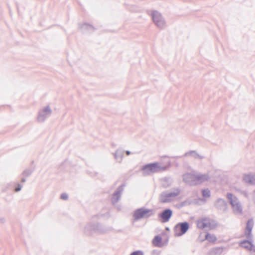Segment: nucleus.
Masks as SVG:
<instances>
[{"instance_id": "obj_1", "label": "nucleus", "mask_w": 255, "mask_h": 255, "mask_svg": "<svg viewBox=\"0 0 255 255\" xmlns=\"http://www.w3.org/2000/svg\"><path fill=\"white\" fill-rule=\"evenodd\" d=\"M167 168L168 166H162L158 162H156L148 163L142 166L140 168V170L142 171L143 176H147L155 173L165 171Z\"/></svg>"}, {"instance_id": "obj_2", "label": "nucleus", "mask_w": 255, "mask_h": 255, "mask_svg": "<svg viewBox=\"0 0 255 255\" xmlns=\"http://www.w3.org/2000/svg\"><path fill=\"white\" fill-rule=\"evenodd\" d=\"M109 231L100 224H87L85 227L84 233L88 236H90L94 233L104 234Z\"/></svg>"}, {"instance_id": "obj_3", "label": "nucleus", "mask_w": 255, "mask_h": 255, "mask_svg": "<svg viewBox=\"0 0 255 255\" xmlns=\"http://www.w3.org/2000/svg\"><path fill=\"white\" fill-rule=\"evenodd\" d=\"M180 193L179 188L174 189L171 192L164 191L160 193L159 196V201L162 203H167L172 201Z\"/></svg>"}, {"instance_id": "obj_4", "label": "nucleus", "mask_w": 255, "mask_h": 255, "mask_svg": "<svg viewBox=\"0 0 255 255\" xmlns=\"http://www.w3.org/2000/svg\"><path fill=\"white\" fill-rule=\"evenodd\" d=\"M154 215L152 209L141 207L136 209L133 214V217L135 221H138L141 219H147Z\"/></svg>"}, {"instance_id": "obj_5", "label": "nucleus", "mask_w": 255, "mask_h": 255, "mask_svg": "<svg viewBox=\"0 0 255 255\" xmlns=\"http://www.w3.org/2000/svg\"><path fill=\"white\" fill-rule=\"evenodd\" d=\"M226 196L232 207L234 213L236 214H241L242 213V207L237 197L231 193H228Z\"/></svg>"}, {"instance_id": "obj_6", "label": "nucleus", "mask_w": 255, "mask_h": 255, "mask_svg": "<svg viewBox=\"0 0 255 255\" xmlns=\"http://www.w3.org/2000/svg\"><path fill=\"white\" fill-rule=\"evenodd\" d=\"M151 16L153 22L157 27L161 29L165 27V21L160 13L156 10L153 11Z\"/></svg>"}, {"instance_id": "obj_7", "label": "nucleus", "mask_w": 255, "mask_h": 255, "mask_svg": "<svg viewBox=\"0 0 255 255\" xmlns=\"http://www.w3.org/2000/svg\"><path fill=\"white\" fill-rule=\"evenodd\" d=\"M189 228V224L187 222L178 223L174 228L175 236L180 237L185 234Z\"/></svg>"}, {"instance_id": "obj_8", "label": "nucleus", "mask_w": 255, "mask_h": 255, "mask_svg": "<svg viewBox=\"0 0 255 255\" xmlns=\"http://www.w3.org/2000/svg\"><path fill=\"white\" fill-rule=\"evenodd\" d=\"M52 114V110L49 106L44 107L38 112L37 120L39 123H43L45 119Z\"/></svg>"}, {"instance_id": "obj_9", "label": "nucleus", "mask_w": 255, "mask_h": 255, "mask_svg": "<svg viewBox=\"0 0 255 255\" xmlns=\"http://www.w3.org/2000/svg\"><path fill=\"white\" fill-rule=\"evenodd\" d=\"M173 212L171 209L167 208L164 209L163 211L159 213L158 215V218L160 219L162 223H166L169 221L172 217Z\"/></svg>"}, {"instance_id": "obj_10", "label": "nucleus", "mask_w": 255, "mask_h": 255, "mask_svg": "<svg viewBox=\"0 0 255 255\" xmlns=\"http://www.w3.org/2000/svg\"><path fill=\"white\" fill-rule=\"evenodd\" d=\"M183 181L188 185H196V174L192 173H185L183 175Z\"/></svg>"}, {"instance_id": "obj_11", "label": "nucleus", "mask_w": 255, "mask_h": 255, "mask_svg": "<svg viewBox=\"0 0 255 255\" xmlns=\"http://www.w3.org/2000/svg\"><path fill=\"white\" fill-rule=\"evenodd\" d=\"M125 186V185L124 184L121 185L113 193L111 198V202L112 204L115 205L119 201L121 197L122 193L124 191V187Z\"/></svg>"}, {"instance_id": "obj_12", "label": "nucleus", "mask_w": 255, "mask_h": 255, "mask_svg": "<svg viewBox=\"0 0 255 255\" xmlns=\"http://www.w3.org/2000/svg\"><path fill=\"white\" fill-rule=\"evenodd\" d=\"M254 220L252 219H250L247 221L246 230L245 231V235L247 239H253L252 231L254 227Z\"/></svg>"}, {"instance_id": "obj_13", "label": "nucleus", "mask_w": 255, "mask_h": 255, "mask_svg": "<svg viewBox=\"0 0 255 255\" xmlns=\"http://www.w3.org/2000/svg\"><path fill=\"white\" fill-rule=\"evenodd\" d=\"M215 206L217 210L221 211H226L227 209L228 205L226 201L222 199H218L214 203Z\"/></svg>"}, {"instance_id": "obj_14", "label": "nucleus", "mask_w": 255, "mask_h": 255, "mask_svg": "<svg viewBox=\"0 0 255 255\" xmlns=\"http://www.w3.org/2000/svg\"><path fill=\"white\" fill-rule=\"evenodd\" d=\"M252 240L253 239H247V240L242 241L240 242L239 246L248 251H252L251 248L254 247Z\"/></svg>"}, {"instance_id": "obj_15", "label": "nucleus", "mask_w": 255, "mask_h": 255, "mask_svg": "<svg viewBox=\"0 0 255 255\" xmlns=\"http://www.w3.org/2000/svg\"><path fill=\"white\" fill-rule=\"evenodd\" d=\"M196 185L198 183H203L205 181H208L210 179L208 174H196Z\"/></svg>"}, {"instance_id": "obj_16", "label": "nucleus", "mask_w": 255, "mask_h": 255, "mask_svg": "<svg viewBox=\"0 0 255 255\" xmlns=\"http://www.w3.org/2000/svg\"><path fill=\"white\" fill-rule=\"evenodd\" d=\"M161 186L164 188H167L171 186L172 180L170 177H164L161 180Z\"/></svg>"}, {"instance_id": "obj_17", "label": "nucleus", "mask_w": 255, "mask_h": 255, "mask_svg": "<svg viewBox=\"0 0 255 255\" xmlns=\"http://www.w3.org/2000/svg\"><path fill=\"white\" fill-rule=\"evenodd\" d=\"M79 25L81 29L84 31H87L89 32H93L96 29L93 25L87 23L80 24Z\"/></svg>"}, {"instance_id": "obj_18", "label": "nucleus", "mask_w": 255, "mask_h": 255, "mask_svg": "<svg viewBox=\"0 0 255 255\" xmlns=\"http://www.w3.org/2000/svg\"><path fill=\"white\" fill-rule=\"evenodd\" d=\"M184 156H191L194 157L195 159H202L204 158V157L202 155L198 154L196 150H190L187 152H186L184 155Z\"/></svg>"}, {"instance_id": "obj_19", "label": "nucleus", "mask_w": 255, "mask_h": 255, "mask_svg": "<svg viewBox=\"0 0 255 255\" xmlns=\"http://www.w3.org/2000/svg\"><path fill=\"white\" fill-rule=\"evenodd\" d=\"M124 150L122 148L118 149L114 153V155L115 158L118 160L119 159V162H121L123 158L124 155Z\"/></svg>"}, {"instance_id": "obj_20", "label": "nucleus", "mask_w": 255, "mask_h": 255, "mask_svg": "<svg viewBox=\"0 0 255 255\" xmlns=\"http://www.w3.org/2000/svg\"><path fill=\"white\" fill-rule=\"evenodd\" d=\"M197 226L198 228L203 229L207 228V218H204L197 222Z\"/></svg>"}, {"instance_id": "obj_21", "label": "nucleus", "mask_w": 255, "mask_h": 255, "mask_svg": "<svg viewBox=\"0 0 255 255\" xmlns=\"http://www.w3.org/2000/svg\"><path fill=\"white\" fill-rule=\"evenodd\" d=\"M243 180L246 183L255 185L254 180H255V178H254V175H245Z\"/></svg>"}, {"instance_id": "obj_22", "label": "nucleus", "mask_w": 255, "mask_h": 255, "mask_svg": "<svg viewBox=\"0 0 255 255\" xmlns=\"http://www.w3.org/2000/svg\"><path fill=\"white\" fill-rule=\"evenodd\" d=\"M218 226V223L215 220L207 218V228L212 230L216 228Z\"/></svg>"}, {"instance_id": "obj_23", "label": "nucleus", "mask_w": 255, "mask_h": 255, "mask_svg": "<svg viewBox=\"0 0 255 255\" xmlns=\"http://www.w3.org/2000/svg\"><path fill=\"white\" fill-rule=\"evenodd\" d=\"M162 242V238L159 236H156L154 237L152 240V244L155 246V247H160L161 246V243Z\"/></svg>"}, {"instance_id": "obj_24", "label": "nucleus", "mask_w": 255, "mask_h": 255, "mask_svg": "<svg viewBox=\"0 0 255 255\" xmlns=\"http://www.w3.org/2000/svg\"><path fill=\"white\" fill-rule=\"evenodd\" d=\"M205 239L210 243H215L217 241L216 237L214 235L207 233L205 235Z\"/></svg>"}, {"instance_id": "obj_25", "label": "nucleus", "mask_w": 255, "mask_h": 255, "mask_svg": "<svg viewBox=\"0 0 255 255\" xmlns=\"http://www.w3.org/2000/svg\"><path fill=\"white\" fill-rule=\"evenodd\" d=\"M202 194L204 197H209L211 195L210 191L208 189H204L202 190Z\"/></svg>"}, {"instance_id": "obj_26", "label": "nucleus", "mask_w": 255, "mask_h": 255, "mask_svg": "<svg viewBox=\"0 0 255 255\" xmlns=\"http://www.w3.org/2000/svg\"><path fill=\"white\" fill-rule=\"evenodd\" d=\"M32 172V170L30 169H26L22 172V174L24 177H28L31 174Z\"/></svg>"}, {"instance_id": "obj_27", "label": "nucleus", "mask_w": 255, "mask_h": 255, "mask_svg": "<svg viewBox=\"0 0 255 255\" xmlns=\"http://www.w3.org/2000/svg\"><path fill=\"white\" fill-rule=\"evenodd\" d=\"M130 255H144V253L142 251L138 250L132 252Z\"/></svg>"}, {"instance_id": "obj_28", "label": "nucleus", "mask_w": 255, "mask_h": 255, "mask_svg": "<svg viewBox=\"0 0 255 255\" xmlns=\"http://www.w3.org/2000/svg\"><path fill=\"white\" fill-rule=\"evenodd\" d=\"M60 198L64 200H66L68 198V195L66 193H63L60 195Z\"/></svg>"}, {"instance_id": "obj_29", "label": "nucleus", "mask_w": 255, "mask_h": 255, "mask_svg": "<svg viewBox=\"0 0 255 255\" xmlns=\"http://www.w3.org/2000/svg\"><path fill=\"white\" fill-rule=\"evenodd\" d=\"M21 188L22 186L19 183H18L17 186L14 189V191L16 192H19L21 190Z\"/></svg>"}, {"instance_id": "obj_30", "label": "nucleus", "mask_w": 255, "mask_h": 255, "mask_svg": "<svg viewBox=\"0 0 255 255\" xmlns=\"http://www.w3.org/2000/svg\"><path fill=\"white\" fill-rule=\"evenodd\" d=\"M214 250L216 253H221L223 251V249L222 248H216L214 249Z\"/></svg>"}, {"instance_id": "obj_31", "label": "nucleus", "mask_w": 255, "mask_h": 255, "mask_svg": "<svg viewBox=\"0 0 255 255\" xmlns=\"http://www.w3.org/2000/svg\"><path fill=\"white\" fill-rule=\"evenodd\" d=\"M126 153L127 154V155H129L131 154V152L129 150H126Z\"/></svg>"}, {"instance_id": "obj_32", "label": "nucleus", "mask_w": 255, "mask_h": 255, "mask_svg": "<svg viewBox=\"0 0 255 255\" xmlns=\"http://www.w3.org/2000/svg\"><path fill=\"white\" fill-rule=\"evenodd\" d=\"M25 181H26V179H25V178H21V182L22 183H24Z\"/></svg>"}, {"instance_id": "obj_33", "label": "nucleus", "mask_w": 255, "mask_h": 255, "mask_svg": "<svg viewBox=\"0 0 255 255\" xmlns=\"http://www.w3.org/2000/svg\"><path fill=\"white\" fill-rule=\"evenodd\" d=\"M252 251H253L255 253V246L254 245V247H253V248H252Z\"/></svg>"}, {"instance_id": "obj_34", "label": "nucleus", "mask_w": 255, "mask_h": 255, "mask_svg": "<svg viewBox=\"0 0 255 255\" xmlns=\"http://www.w3.org/2000/svg\"><path fill=\"white\" fill-rule=\"evenodd\" d=\"M252 251H253L255 253V246L254 245V247H253V248H252Z\"/></svg>"}, {"instance_id": "obj_35", "label": "nucleus", "mask_w": 255, "mask_h": 255, "mask_svg": "<svg viewBox=\"0 0 255 255\" xmlns=\"http://www.w3.org/2000/svg\"><path fill=\"white\" fill-rule=\"evenodd\" d=\"M252 251H253L255 253V246L254 245V247H253V248H252Z\"/></svg>"}, {"instance_id": "obj_36", "label": "nucleus", "mask_w": 255, "mask_h": 255, "mask_svg": "<svg viewBox=\"0 0 255 255\" xmlns=\"http://www.w3.org/2000/svg\"><path fill=\"white\" fill-rule=\"evenodd\" d=\"M252 251H253L255 253V246L254 245V247H253V248H252Z\"/></svg>"}]
</instances>
